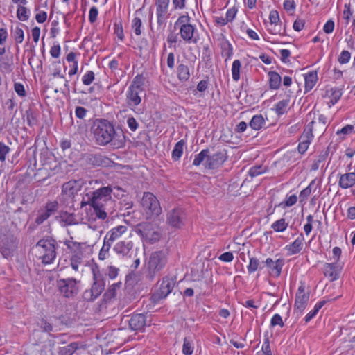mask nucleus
I'll use <instances>...</instances> for the list:
<instances>
[{
    "mask_svg": "<svg viewBox=\"0 0 355 355\" xmlns=\"http://www.w3.org/2000/svg\"><path fill=\"white\" fill-rule=\"evenodd\" d=\"M91 132L98 145L104 146L110 144L116 148L124 145V137L121 138L116 132L114 125L106 119H96L91 127Z\"/></svg>",
    "mask_w": 355,
    "mask_h": 355,
    "instance_id": "obj_1",
    "label": "nucleus"
},
{
    "mask_svg": "<svg viewBox=\"0 0 355 355\" xmlns=\"http://www.w3.org/2000/svg\"><path fill=\"white\" fill-rule=\"evenodd\" d=\"M112 187H103L92 192L87 193L81 201V207L90 205L96 214L95 219L104 220L107 217L106 207L114 203L112 198Z\"/></svg>",
    "mask_w": 355,
    "mask_h": 355,
    "instance_id": "obj_2",
    "label": "nucleus"
},
{
    "mask_svg": "<svg viewBox=\"0 0 355 355\" xmlns=\"http://www.w3.org/2000/svg\"><path fill=\"white\" fill-rule=\"evenodd\" d=\"M56 241L51 237L46 236L37 241L35 248L37 251V258L44 265L53 263L56 257Z\"/></svg>",
    "mask_w": 355,
    "mask_h": 355,
    "instance_id": "obj_3",
    "label": "nucleus"
},
{
    "mask_svg": "<svg viewBox=\"0 0 355 355\" xmlns=\"http://www.w3.org/2000/svg\"><path fill=\"white\" fill-rule=\"evenodd\" d=\"M175 27L179 28V34L181 39L187 44L197 42V29L191 24V17L187 15H180L175 23Z\"/></svg>",
    "mask_w": 355,
    "mask_h": 355,
    "instance_id": "obj_4",
    "label": "nucleus"
},
{
    "mask_svg": "<svg viewBox=\"0 0 355 355\" xmlns=\"http://www.w3.org/2000/svg\"><path fill=\"white\" fill-rule=\"evenodd\" d=\"M144 78L142 76H136L125 93V101L131 110H135L136 106L141 102V94L144 92Z\"/></svg>",
    "mask_w": 355,
    "mask_h": 355,
    "instance_id": "obj_5",
    "label": "nucleus"
},
{
    "mask_svg": "<svg viewBox=\"0 0 355 355\" xmlns=\"http://www.w3.org/2000/svg\"><path fill=\"white\" fill-rule=\"evenodd\" d=\"M168 262L166 250H157L152 252L148 261L147 277L153 280L164 269Z\"/></svg>",
    "mask_w": 355,
    "mask_h": 355,
    "instance_id": "obj_6",
    "label": "nucleus"
},
{
    "mask_svg": "<svg viewBox=\"0 0 355 355\" xmlns=\"http://www.w3.org/2000/svg\"><path fill=\"white\" fill-rule=\"evenodd\" d=\"M141 205L147 218L159 216L162 212L159 202L157 197L150 192H145L141 200Z\"/></svg>",
    "mask_w": 355,
    "mask_h": 355,
    "instance_id": "obj_7",
    "label": "nucleus"
},
{
    "mask_svg": "<svg viewBox=\"0 0 355 355\" xmlns=\"http://www.w3.org/2000/svg\"><path fill=\"white\" fill-rule=\"evenodd\" d=\"M105 281L101 274L93 270V284L89 290L85 291L83 298L87 302H92L98 297L105 289Z\"/></svg>",
    "mask_w": 355,
    "mask_h": 355,
    "instance_id": "obj_8",
    "label": "nucleus"
},
{
    "mask_svg": "<svg viewBox=\"0 0 355 355\" xmlns=\"http://www.w3.org/2000/svg\"><path fill=\"white\" fill-rule=\"evenodd\" d=\"M17 244L18 240L13 234L0 232V252L5 258L12 256Z\"/></svg>",
    "mask_w": 355,
    "mask_h": 355,
    "instance_id": "obj_9",
    "label": "nucleus"
},
{
    "mask_svg": "<svg viewBox=\"0 0 355 355\" xmlns=\"http://www.w3.org/2000/svg\"><path fill=\"white\" fill-rule=\"evenodd\" d=\"M64 243L72 254L70 258L71 266L74 270L78 271L79 265L83 262L82 245L85 243L69 240L65 241Z\"/></svg>",
    "mask_w": 355,
    "mask_h": 355,
    "instance_id": "obj_10",
    "label": "nucleus"
},
{
    "mask_svg": "<svg viewBox=\"0 0 355 355\" xmlns=\"http://www.w3.org/2000/svg\"><path fill=\"white\" fill-rule=\"evenodd\" d=\"M77 281L73 278L61 279L57 281V287L64 297H74L78 292Z\"/></svg>",
    "mask_w": 355,
    "mask_h": 355,
    "instance_id": "obj_11",
    "label": "nucleus"
},
{
    "mask_svg": "<svg viewBox=\"0 0 355 355\" xmlns=\"http://www.w3.org/2000/svg\"><path fill=\"white\" fill-rule=\"evenodd\" d=\"M137 232L150 243L158 241L161 237L159 231L155 229L153 223H139Z\"/></svg>",
    "mask_w": 355,
    "mask_h": 355,
    "instance_id": "obj_12",
    "label": "nucleus"
},
{
    "mask_svg": "<svg viewBox=\"0 0 355 355\" xmlns=\"http://www.w3.org/2000/svg\"><path fill=\"white\" fill-rule=\"evenodd\" d=\"M175 282L173 278L168 276L163 277L160 287L152 295V299L155 302L166 298L172 291Z\"/></svg>",
    "mask_w": 355,
    "mask_h": 355,
    "instance_id": "obj_13",
    "label": "nucleus"
},
{
    "mask_svg": "<svg viewBox=\"0 0 355 355\" xmlns=\"http://www.w3.org/2000/svg\"><path fill=\"white\" fill-rule=\"evenodd\" d=\"M59 204L57 201L48 202L46 205L38 210L35 222H44L50 216L55 215L58 209Z\"/></svg>",
    "mask_w": 355,
    "mask_h": 355,
    "instance_id": "obj_14",
    "label": "nucleus"
},
{
    "mask_svg": "<svg viewBox=\"0 0 355 355\" xmlns=\"http://www.w3.org/2000/svg\"><path fill=\"white\" fill-rule=\"evenodd\" d=\"M227 159V151L225 149L219 150L212 155H209L206 160L205 166L209 169L218 168L224 164Z\"/></svg>",
    "mask_w": 355,
    "mask_h": 355,
    "instance_id": "obj_15",
    "label": "nucleus"
},
{
    "mask_svg": "<svg viewBox=\"0 0 355 355\" xmlns=\"http://www.w3.org/2000/svg\"><path fill=\"white\" fill-rule=\"evenodd\" d=\"M83 185L82 180H71L62 187V194L66 198H73L81 190Z\"/></svg>",
    "mask_w": 355,
    "mask_h": 355,
    "instance_id": "obj_16",
    "label": "nucleus"
},
{
    "mask_svg": "<svg viewBox=\"0 0 355 355\" xmlns=\"http://www.w3.org/2000/svg\"><path fill=\"white\" fill-rule=\"evenodd\" d=\"M309 300V292H305V287L303 285L299 286L295 295L294 308L302 313L305 309Z\"/></svg>",
    "mask_w": 355,
    "mask_h": 355,
    "instance_id": "obj_17",
    "label": "nucleus"
},
{
    "mask_svg": "<svg viewBox=\"0 0 355 355\" xmlns=\"http://www.w3.org/2000/svg\"><path fill=\"white\" fill-rule=\"evenodd\" d=\"M170 0H156V15L157 24L162 25L165 23L168 16V6Z\"/></svg>",
    "mask_w": 355,
    "mask_h": 355,
    "instance_id": "obj_18",
    "label": "nucleus"
},
{
    "mask_svg": "<svg viewBox=\"0 0 355 355\" xmlns=\"http://www.w3.org/2000/svg\"><path fill=\"white\" fill-rule=\"evenodd\" d=\"M319 183H317L315 179L311 181L309 184L302 189L299 195V203L302 207H304L306 203L308 198L310 197L311 193L315 192L318 188H319Z\"/></svg>",
    "mask_w": 355,
    "mask_h": 355,
    "instance_id": "obj_19",
    "label": "nucleus"
},
{
    "mask_svg": "<svg viewBox=\"0 0 355 355\" xmlns=\"http://www.w3.org/2000/svg\"><path fill=\"white\" fill-rule=\"evenodd\" d=\"M146 324V316L143 313L132 314L129 320L130 328L133 331H142Z\"/></svg>",
    "mask_w": 355,
    "mask_h": 355,
    "instance_id": "obj_20",
    "label": "nucleus"
},
{
    "mask_svg": "<svg viewBox=\"0 0 355 355\" xmlns=\"http://www.w3.org/2000/svg\"><path fill=\"white\" fill-rule=\"evenodd\" d=\"M340 270V268L337 263H327L324 266V274L331 281H334L339 277Z\"/></svg>",
    "mask_w": 355,
    "mask_h": 355,
    "instance_id": "obj_21",
    "label": "nucleus"
},
{
    "mask_svg": "<svg viewBox=\"0 0 355 355\" xmlns=\"http://www.w3.org/2000/svg\"><path fill=\"white\" fill-rule=\"evenodd\" d=\"M266 265L270 269V272L271 275L278 277L281 274L282 268L283 266V261L277 259L274 261L272 259L268 258L266 261Z\"/></svg>",
    "mask_w": 355,
    "mask_h": 355,
    "instance_id": "obj_22",
    "label": "nucleus"
},
{
    "mask_svg": "<svg viewBox=\"0 0 355 355\" xmlns=\"http://www.w3.org/2000/svg\"><path fill=\"white\" fill-rule=\"evenodd\" d=\"M132 246L133 244L132 241H120L114 245V250L118 254L124 257L129 254Z\"/></svg>",
    "mask_w": 355,
    "mask_h": 355,
    "instance_id": "obj_23",
    "label": "nucleus"
},
{
    "mask_svg": "<svg viewBox=\"0 0 355 355\" xmlns=\"http://www.w3.org/2000/svg\"><path fill=\"white\" fill-rule=\"evenodd\" d=\"M318 80V73L315 71H312L304 75L305 92L311 91L315 85Z\"/></svg>",
    "mask_w": 355,
    "mask_h": 355,
    "instance_id": "obj_24",
    "label": "nucleus"
},
{
    "mask_svg": "<svg viewBox=\"0 0 355 355\" xmlns=\"http://www.w3.org/2000/svg\"><path fill=\"white\" fill-rule=\"evenodd\" d=\"M303 241L304 237L301 234L291 245L286 246L288 254L293 255L300 252L302 249Z\"/></svg>",
    "mask_w": 355,
    "mask_h": 355,
    "instance_id": "obj_25",
    "label": "nucleus"
},
{
    "mask_svg": "<svg viewBox=\"0 0 355 355\" xmlns=\"http://www.w3.org/2000/svg\"><path fill=\"white\" fill-rule=\"evenodd\" d=\"M268 83L270 89H278L281 85L282 78L276 71H269L268 73Z\"/></svg>",
    "mask_w": 355,
    "mask_h": 355,
    "instance_id": "obj_26",
    "label": "nucleus"
},
{
    "mask_svg": "<svg viewBox=\"0 0 355 355\" xmlns=\"http://www.w3.org/2000/svg\"><path fill=\"white\" fill-rule=\"evenodd\" d=\"M177 76L180 82H186L190 78V70L187 65L180 64L177 68Z\"/></svg>",
    "mask_w": 355,
    "mask_h": 355,
    "instance_id": "obj_27",
    "label": "nucleus"
},
{
    "mask_svg": "<svg viewBox=\"0 0 355 355\" xmlns=\"http://www.w3.org/2000/svg\"><path fill=\"white\" fill-rule=\"evenodd\" d=\"M266 124V120L261 114L254 115L249 123L250 127L254 130H261Z\"/></svg>",
    "mask_w": 355,
    "mask_h": 355,
    "instance_id": "obj_28",
    "label": "nucleus"
},
{
    "mask_svg": "<svg viewBox=\"0 0 355 355\" xmlns=\"http://www.w3.org/2000/svg\"><path fill=\"white\" fill-rule=\"evenodd\" d=\"M127 231V227L125 225H119L117 227L113 228L111 231H110L106 236L105 239L109 236L108 241H114L117 238L121 236L124 232Z\"/></svg>",
    "mask_w": 355,
    "mask_h": 355,
    "instance_id": "obj_29",
    "label": "nucleus"
},
{
    "mask_svg": "<svg viewBox=\"0 0 355 355\" xmlns=\"http://www.w3.org/2000/svg\"><path fill=\"white\" fill-rule=\"evenodd\" d=\"M185 144L186 142L184 139H181L175 144L174 148L172 151V158L173 159V160H179L180 158L182 157Z\"/></svg>",
    "mask_w": 355,
    "mask_h": 355,
    "instance_id": "obj_30",
    "label": "nucleus"
},
{
    "mask_svg": "<svg viewBox=\"0 0 355 355\" xmlns=\"http://www.w3.org/2000/svg\"><path fill=\"white\" fill-rule=\"evenodd\" d=\"M80 347L78 342H73L67 346L60 347L58 351L59 355H72Z\"/></svg>",
    "mask_w": 355,
    "mask_h": 355,
    "instance_id": "obj_31",
    "label": "nucleus"
},
{
    "mask_svg": "<svg viewBox=\"0 0 355 355\" xmlns=\"http://www.w3.org/2000/svg\"><path fill=\"white\" fill-rule=\"evenodd\" d=\"M298 197L296 194L288 193L286 195L284 200L279 203V207L282 209H286L295 205L297 202Z\"/></svg>",
    "mask_w": 355,
    "mask_h": 355,
    "instance_id": "obj_32",
    "label": "nucleus"
},
{
    "mask_svg": "<svg viewBox=\"0 0 355 355\" xmlns=\"http://www.w3.org/2000/svg\"><path fill=\"white\" fill-rule=\"evenodd\" d=\"M268 31L272 35H285V28L281 23L268 24L267 25Z\"/></svg>",
    "mask_w": 355,
    "mask_h": 355,
    "instance_id": "obj_33",
    "label": "nucleus"
},
{
    "mask_svg": "<svg viewBox=\"0 0 355 355\" xmlns=\"http://www.w3.org/2000/svg\"><path fill=\"white\" fill-rule=\"evenodd\" d=\"M184 214L180 209H174L168 214V222H180L184 219Z\"/></svg>",
    "mask_w": 355,
    "mask_h": 355,
    "instance_id": "obj_34",
    "label": "nucleus"
},
{
    "mask_svg": "<svg viewBox=\"0 0 355 355\" xmlns=\"http://www.w3.org/2000/svg\"><path fill=\"white\" fill-rule=\"evenodd\" d=\"M221 55L225 58V62L230 60L233 55V47L228 42H225L221 44Z\"/></svg>",
    "mask_w": 355,
    "mask_h": 355,
    "instance_id": "obj_35",
    "label": "nucleus"
},
{
    "mask_svg": "<svg viewBox=\"0 0 355 355\" xmlns=\"http://www.w3.org/2000/svg\"><path fill=\"white\" fill-rule=\"evenodd\" d=\"M241 68V62L239 60H235L232 64V76L233 80L238 82L240 80V71Z\"/></svg>",
    "mask_w": 355,
    "mask_h": 355,
    "instance_id": "obj_36",
    "label": "nucleus"
},
{
    "mask_svg": "<svg viewBox=\"0 0 355 355\" xmlns=\"http://www.w3.org/2000/svg\"><path fill=\"white\" fill-rule=\"evenodd\" d=\"M289 103V99H284L277 103L275 105V110L277 114L282 115L286 113L288 110Z\"/></svg>",
    "mask_w": 355,
    "mask_h": 355,
    "instance_id": "obj_37",
    "label": "nucleus"
},
{
    "mask_svg": "<svg viewBox=\"0 0 355 355\" xmlns=\"http://www.w3.org/2000/svg\"><path fill=\"white\" fill-rule=\"evenodd\" d=\"M209 149H203L201 150L198 154L195 155L193 165L196 166H200L205 159H207V157H209Z\"/></svg>",
    "mask_w": 355,
    "mask_h": 355,
    "instance_id": "obj_38",
    "label": "nucleus"
},
{
    "mask_svg": "<svg viewBox=\"0 0 355 355\" xmlns=\"http://www.w3.org/2000/svg\"><path fill=\"white\" fill-rule=\"evenodd\" d=\"M17 17L19 21H27L30 17V10L25 6H17Z\"/></svg>",
    "mask_w": 355,
    "mask_h": 355,
    "instance_id": "obj_39",
    "label": "nucleus"
},
{
    "mask_svg": "<svg viewBox=\"0 0 355 355\" xmlns=\"http://www.w3.org/2000/svg\"><path fill=\"white\" fill-rule=\"evenodd\" d=\"M121 286V282L114 283L111 285L105 293L104 297L106 300H111L112 298H114L116 296V292L120 288Z\"/></svg>",
    "mask_w": 355,
    "mask_h": 355,
    "instance_id": "obj_40",
    "label": "nucleus"
},
{
    "mask_svg": "<svg viewBox=\"0 0 355 355\" xmlns=\"http://www.w3.org/2000/svg\"><path fill=\"white\" fill-rule=\"evenodd\" d=\"M329 107L334 105L340 98L342 92L339 89H331L330 91Z\"/></svg>",
    "mask_w": 355,
    "mask_h": 355,
    "instance_id": "obj_41",
    "label": "nucleus"
},
{
    "mask_svg": "<svg viewBox=\"0 0 355 355\" xmlns=\"http://www.w3.org/2000/svg\"><path fill=\"white\" fill-rule=\"evenodd\" d=\"M193 352V347L192 346V342L188 337H185L184 339V343L182 346V353L184 355H191Z\"/></svg>",
    "mask_w": 355,
    "mask_h": 355,
    "instance_id": "obj_42",
    "label": "nucleus"
},
{
    "mask_svg": "<svg viewBox=\"0 0 355 355\" xmlns=\"http://www.w3.org/2000/svg\"><path fill=\"white\" fill-rule=\"evenodd\" d=\"M110 248H111V243H110V241H108V240L106 241V239H105L103 247L98 254V257L100 259H101V260L105 259L106 256L108 254Z\"/></svg>",
    "mask_w": 355,
    "mask_h": 355,
    "instance_id": "obj_43",
    "label": "nucleus"
},
{
    "mask_svg": "<svg viewBox=\"0 0 355 355\" xmlns=\"http://www.w3.org/2000/svg\"><path fill=\"white\" fill-rule=\"evenodd\" d=\"M266 168L263 166H254L251 167L248 171V174L251 177H256L266 172Z\"/></svg>",
    "mask_w": 355,
    "mask_h": 355,
    "instance_id": "obj_44",
    "label": "nucleus"
},
{
    "mask_svg": "<svg viewBox=\"0 0 355 355\" xmlns=\"http://www.w3.org/2000/svg\"><path fill=\"white\" fill-rule=\"evenodd\" d=\"M10 148L5 144L3 142L0 141V161L4 162L6 156L10 153Z\"/></svg>",
    "mask_w": 355,
    "mask_h": 355,
    "instance_id": "obj_45",
    "label": "nucleus"
},
{
    "mask_svg": "<svg viewBox=\"0 0 355 355\" xmlns=\"http://www.w3.org/2000/svg\"><path fill=\"white\" fill-rule=\"evenodd\" d=\"M141 19L139 17H135L132 21V28L137 35H140L141 33Z\"/></svg>",
    "mask_w": 355,
    "mask_h": 355,
    "instance_id": "obj_46",
    "label": "nucleus"
},
{
    "mask_svg": "<svg viewBox=\"0 0 355 355\" xmlns=\"http://www.w3.org/2000/svg\"><path fill=\"white\" fill-rule=\"evenodd\" d=\"M208 85H209V81L207 80H200L198 83L196 90L193 91V94L197 95L198 92L202 94L207 89Z\"/></svg>",
    "mask_w": 355,
    "mask_h": 355,
    "instance_id": "obj_47",
    "label": "nucleus"
},
{
    "mask_svg": "<svg viewBox=\"0 0 355 355\" xmlns=\"http://www.w3.org/2000/svg\"><path fill=\"white\" fill-rule=\"evenodd\" d=\"M94 73L92 71H88L82 77V82L85 85H89L94 80Z\"/></svg>",
    "mask_w": 355,
    "mask_h": 355,
    "instance_id": "obj_48",
    "label": "nucleus"
},
{
    "mask_svg": "<svg viewBox=\"0 0 355 355\" xmlns=\"http://www.w3.org/2000/svg\"><path fill=\"white\" fill-rule=\"evenodd\" d=\"M351 58V53L346 50H343L341 51L340 55L338 56V61L340 64H347L349 62Z\"/></svg>",
    "mask_w": 355,
    "mask_h": 355,
    "instance_id": "obj_49",
    "label": "nucleus"
},
{
    "mask_svg": "<svg viewBox=\"0 0 355 355\" xmlns=\"http://www.w3.org/2000/svg\"><path fill=\"white\" fill-rule=\"evenodd\" d=\"M260 265L259 261L254 257H252L250 259V263L248 266V271L249 273H252L255 272Z\"/></svg>",
    "mask_w": 355,
    "mask_h": 355,
    "instance_id": "obj_50",
    "label": "nucleus"
},
{
    "mask_svg": "<svg viewBox=\"0 0 355 355\" xmlns=\"http://www.w3.org/2000/svg\"><path fill=\"white\" fill-rule=\"evenodd\" d=\"M61 54V46L58 43H54L51 47L50 55L53 58H59Z\"/></svg>",
    "mask_w": 355,
    "mask_h": 355,
    "instance_id": "obj_51",
    "label": "nucleus"
},
{
    "mask_svg": "<svg viewBox=\"0 0 355 355\" xmlns=\"http://www.w3.org/2000/svg\"><path fill=\"white\" fill-rule=\"evenodd\" d=\"M284 8L291 15H292L295 10V3L294 0H284Z\"/></svg>",
    "mask_w": 355,
    "mask_h": 355,
    "instance_id": "obj_52",
    "label": "nucleus"
},
{
    "mask_svg": "<svg viewBox=\"0 0 355 355\" xmlns=\"http://www.w3.org/2000/svg\"><path fill=\"white\" fill-rule=\"evenodd\" d=\"M237 12L238 9L235 6L228 8L225 15L227 20L232 22L235 19Z\"/></svg>",
    "mask_w": 355,
    "mask_h": 355,
    "instance_id": "obj_53",
    "label": "nucleus"
},
{
    "mask_svg": "<svg viewBox=\"0 0 355 355\" xmlns=\"http://www.w3.org/2000/svg\"><path fill=\"white\" fill-rule=\"evenodd\" d=\"M14 36L17 43H21L24 39V31L19 27H16L14 31Z\"/></svg>",
    "mask_w": 355,
    "mask_h": 355,
    "instance_id": "obj_54",
    "label": "nucleus"
},
{
    "mask_svg": "<svg viewBox=\"0 0 355 355\" xmlns=\"http://www.w3.org/2000/svg\"><path fill=\"white\" fill-rule=\"evenodd\" d=\"M14 90L21 97H24L26 95L24 85L20 83H15Z\"/></svg>",
    "mask_w": 355,
    "mask_h": 355,
    "instance_id": "obj_55",
    "label": "nucleus"
},
{
    "mask_svg": "<svg viewBox=\"0 0 355 355\" xmlns=\"http://www.w3.org/2000/svg\"><path fill=\"white\" fill-rule=\"evenodd\" d=\"M98 15V10L96 6H92L89 12V21L91 24L94 23Z\"/></svg>",
    "mask_w": 355,
    "mask_h": 355,
    "instance_id": "obj_56",
    "label": "nucleus"
},
{
    "mask_svg": "<svg viewBox=\"0 0 355 355\" xmlns=\"http://www.w3.org/2000/svg\"><path fill=\"white\" fill-rule=\"evenodd\" d=\"M313 137V135L312 133V128L311 127H309V125H308L304 130L300 139H304V140L311 142Z\"/></svg>",
    "mask_w": 355,
    "mask_h": 355,
    "instance_id": "obj_57",
    "label": "nucleus"
},
{
    "mask_svg": "<svg viewBox=\"0 0 355 355\" xmlns=\"http://www.w3.org/2000/svg\"><path fill=\"white\" fill-rule=\"evenodd\" d=\"M127 125L130 130L133 132H135L139 126V123L133 116L128 117Z\"/></svg>",
    "mask_w": 355,
    "mask_h": 355,
    "instance_id": "obj_58",
    "label": "nucleus"
},
{
    "mask_svg": "<svg viewBox=\"0 0 355 355\" xmlns=\"http://www.w3.org/2000/svg\"><path fill=\"white\" fill-rule=\"evenodd\" d=\"M270 325L272 327L279 325L281 327H282L284 326V322L282 319V317L277 313L275 314L271 319Z\"/></svg>",
    "mask_w": 355,
    "mask_h": 355,
    "instance_id": "obj_59",
    "label": "nucleus"
},
{
    "mask_svg": "<svg viewBox=\"0 0 355 355\" xmlns=\"http://www.w3.org/2000/svg\"><path fill=\"white\" fill-rule=\"evenodd\" d=\"M334 21L332 19L328 20L323 26V31L327 34H330L334 29Z\"/></svg>",
    "mask_w": 355,
    "mask_h": 355,
    "instance_id": "obj_60",
    "label": "nucleus"
},
{
    "mask_svg": "<svg viewBox=\"0 0 355 355\" xmlns=\"http://www.w3.org/2000/svg\"><path fill=\"white\" fill-rule=\"evenodd\" d=\"M269 24H277L280 23V19L279 16V13L276 10H272L269 15Z\"/></svg>",
    "mask_w": 355,
    "mask_h": 355,
    "instance_id": "obj_61",
    "label": "nucleus"
},
{
    "mask_svg": "<svg viewBox=\"0 0 355 355\" xmlns=\"http://www.w3.org/2000/svg\"><path fill=\"white\" fill-rule=\"evenodd\" d=\"M87 112V111L85 107L78 106L75 110V115L77 118L83 119L85 117Z\"/></svg>",
    "mask_w": 355,
    "mask_h": 355,
    "instance_id": "obj_62",
    "label": "nucleus"
},
{
    "mask_svg": "<svg viewBox=\"0 0 355 355\" xmlns=\"http://www.w3.org/2000/svg\"><path fill=\"white\" fill-rule=\"evenodd\" d=\"M310 143H311L310 141H307L306 140L301 139V141L300 142V144L298 145L299 153L301 154L304 153L307 150Z\"/></svg>",
    "mask_w": 355,
    "mask_h": 355,
    "instance_id": "obj_63",
    "label": "nucleus"
},
{
    "mask_svg": "<svg viewBox=\"0 0 355 355\" xmlns=\"http://www.w3.org/2000/svg\"><path fill=\"white\" fill-rule=\"evenodd\" d=\"M262 351L266 355H272L268 338H266L262 345Z\"/></svg>",
    "mask_w": 355,
    "mask_h": 355,
    "instance_id": "obj_64",
    "label": "nucleus"
}]
</instances>
